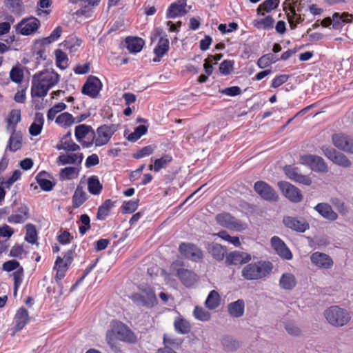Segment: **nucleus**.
I'll return each instance as SVG.
<instances>
[{
  "label": "nucleus",
  "instance_id": "nucleus-1",
  "mask_svg": "<svg viewBox=\"0 0 353 353\" xmlns=\"http://www.w3.org/2000/svg\"><path fill=\"white\" fill-rule=\"evenodd\" d=\"M59 74L53 70H46L35 73L32 79V97L46 96L49 90L59 82Z\"/></svg>",
  "mask_w": 353,
  "mask_h": 353
},
{
  "label": "nucleus",
  "instance_id": "nucleus-2",
  "mask_svg": "<svg viewBox=\"0 0 353 353\" xmlns=\"http://www.w3.org/2000/svg\"><path fill=\"white\" fill-rule=\"evenodd\" d=\"M273 265L268 261H259L245 265L241 270V276L248 281L260 280L268 276Z\"/></svg>",
  "mask_w": 353,
  "mask_h": 353
},
{
  "label": "nucleus",
  "instance_id": "nucleus-3",
  "mask_svg": "<svg viewBox=\"0 0 353 353\" xmlns=\"http://www.w3.org/2000/svg\"><path fill=\"white\" fill-rule=\"evenodd\" d=\"M326 321L332 326L343 327L351 320L350 313L338 305L330 306L324 311Z\"/></svg>",
  "mask_w": 353,
  "mask_h": 353
},
{
  "label": "nucleus",
  "instance_id": "nucleus-4",
  "mask_svg": "<svg viewBox=\"0 0 353 353\" xmlns=\"http://www.w3.org/2000/svg\"><path fill=\"white\" fill-rule=\"evenodd\" d=\"M140 292L133 293L130 299L138 306L147 308L153 307L157 304L158 301L153 289L148 285L139 287Z\"/></svg>",
  "mask_w": 353,
  "mask_h": 353
},
{
  "label": "nucleus",
  "instance_id": "nucleus-5",
  "mask_svg": "<svg viewBox=\"0 0 353 353\" xmlns=\"http://www.w3.org/2000/svg\"><path fill=\"white\" fill-rule=\"evenodd\" d=\"M299 163L305 165L315 172L327 173L329 170L325 160L314 154H303L300 156Z\"/></svg>",
  "mask_w": 353,
  "mask_h": 353
},
{
  "label": "nucleus",
  "instance_id": "nucleus-6",
  "mask_svg": "<svg viewBox=\"0 0 353 353\" xmlns=\"http://www.w3.org/2000/svg\"><path fill=\"white\" fill-rule=\"evenodd\" d=\"M179 251L184 257L192 261L199 262L203 259L202 250L194 244L181 243L179 247Z\"/></svg>",
  "mask_w": 353,
  "mask_h": 353
},
{
  "label": "nucleus",
  "instance_id": "nucleus-7",
  "mask_svg": "<svg viewBox=\"0 0 353 353\" xmlns=\"http://www.w3.org/2000/svg\"><path fill=\"white\" fill-rule=\"evenodd\" d=\"M216 221L220 225L228 229L236 231H241L245 229V224L229 213L218 214L216 216Z\"/></svg>",
  "mask_w": 353,
  "mask_h": 353
},
{
  "label": "nucleus",
  "instance_id": "nucleus-8",
  "mask_svg": "<svg viewBox=\"0 0 353 353\" xmlns=\"http://www.w3.org/2000/svg\"><path fill=\"white\" fill-rule=\"evenodd\" d=\"M254 189L256 192L265 201L275 202L279 199L277 192L265 181H256L254 183Z\"/></svg>",
  "mask_w": 353,
  "mask_h": 353
},
{
  "label": "nucleus",
  "instance_id": "nucleus-9",
  "mask_svg": "<svg viewBox=\"0 0 353 353\" xmlns=\"http://www.w3.org/2000/svg\"><path fill=\"white\" fill-rule=\"evenodd\" d=\"M171 268L176 271V275L186 288H192L199 281V276L193 271L185 268H176V263H172Z\"/></svg>",
  "mask_w": 353,
  "mask_h": 353
},
{
  "label": "nucleus",
  "instance_id": "nucleus-10",
  "mask_svg": "<svg viewBox=\"0 0 353 353\" xmlns=\"http://www.w3.org/2000/svg\"><path fill=\"white\" fill-rule=\"evenodd\" d=\"M117 130V127L114 124L99 127L97 130V136L94 139L95 145L100 147L107 144Z\"/></svg>",
  "mask_w": 353,
  "mask_h": 353
},
{
  "label": "nucleus",
  "instance_id": "nucleus-11",
  "mask_svg": "<svg viewBox=\"0 0 353 353\" xmlns=\"http://www.w3.org/2000/svg\"><path fill=\"white\" fill-rule=\"evenodd\" d=\"M321 150L323 154L334 163L343 168L351 166L352 163L348 158L345 154L337 152L335 149L323 146Z\"/></svg>",
  "mask_w": 353,
  "mask_h": 353
},
{
  "label": "nucleus",
  "instance_id": "nucleus-12",
  "mask_svg": "<svg viewBox=\"0 0 353 353\" xmlns=\"http://www.w3.org/2000/svg\"><path fill=\"white\" fill-rule=\"evenodd\" d=\"M40 26V21L35 17L23 19L16 25V30L22 35H30L34 33Z\"/></svg>",
  "mask_w": 353,
  "mask_h": 353
},
{
  "label": "nucleus",
  "instance_id": "nucleus-13",
  "mask_svg": "<svg viewBox=\"0 0 353 353\" xmlns=\"http://www.w3.org/2000/svg\"><path fill=\"white\" fill-rule=\"evenodd\" d=\"M278 186L285 195L290 201L294 203H299L303 199V195L300 190L287 181L278 182Z\"/></svg>",
  "mask_w": 353,
  "mask_h": 353
},
{
  "label": "nucleus",
  "instance_id": "nucleus-14",
  "mask_svg": "<svg viewBox=\"0 0 353 353\" xmlns=\"http://www.w3.org/2000/svg\"><path fill=\"white\" fill-rule=\"evenodd\" d=\"M102 88V83L99 78L94 76H90L82 87L83 94L91 98H96Z\"/></svg>",
  "mask_w": 353,
  "mask_h": 353
},
{
  "label": "nucleus",
  "instance_id": "nucleus-15",
  "mask_svg": "<svg viewBox=\"0 0 353 353\" xmlns=\"http://www.w3.org/2000/svg\"><path fill=\"white\" fill-rule=\"evenodd\" d=\"M332 143L338 149L347 153L353 154V139L342 134H334L332 136Z\"/></svg>",
  "mask_w": 353,
  "mask_h": 353
},
{
  "label": "nucleus",
  "instance_id": "nucleus-16",
  "mask_svg": "<svg viewBox=\"0 0 353 353\" xmlns=\"http://www.w3.org/2000/svg\"><path fill=\"white\" fill-rule=\"evenodd\" d=\"M283 170L286 176L294 182L301 183L305 185H310L312 184V179L309 176L303 175L300 172L298 168L292 165H286L284 167Z\"/></svg>",
  "mask_w": 353,
  "mask_h": 353
},
{
  "label": "nucleus",
  "instance_id": "nucleus-17",
  "mask_svg": "<svg viewBox=\"0 0 353 353\" xmlns=\"http://www.w3.org/2000/svg\"><path fill=\"white\" fill-rule=\"evenodd\" d=\"M252 256L250 254L240 251H232L225 256V264L230 265H240L250 261Z\"/></svg>",
  "mask_w": 353,
  "mask_h": 353
},
{
  "label": "nucleus",
  "instance_id": "nucleus-18",
  "mask_svg": "<svg viewBox=\"0 0 353 353\" xmlns=\"http://www.w3.org/2000/svg\"><path fill=\"white\" fill-rule=\"evenodd\" d=\"M312 264L321 269H330L334 264L332 259L327 254L315 252L310 256Z\"/></svg>",
  "mask_w": 353,
  "mask_h": 353
},
{
  "label": "nucleus",
  "instance_id": "nucleus-19",
  "mask_svg": "<svg viewBox=\"0 0 353 353\" xmlns=\"http://www.w3.org/2000/svg\"><path fill=\"white\" fill-rule=\"evenodd\" d=\"M271 245L276 254L281 258L286 260L292 259V254L290 250L279 237L276 236L272 237Z\"/></svg>",
  "mask_w": 353,
  "mask_h": 353
},
{
  "label": "nucleus",
  "instance_id": "nucleus-20",
  "mask_svg": "<svg viewBox=\"0 0 353 353\" xmlns=\"http://www.w3.org/2000/svg\"><path fill=\"white\" fill-rule=\"evenodd\" d=\"M170 42L167 35L164 34L159 38L157 45L154 49V62H159L161 58L168 52L170 49Z\"/></svg>",
  "mask_w": 353,
  "mask_h": 353
},
{
  "label": "nucleus",
  "instance_id": "nucleus-21",
  "mask_svg": "<svg viewBox=\"0 0 353 353\" xmlns=\"http://www.w3.org/2000/svg\"><path fill=\"white\" fill-rule=\"evenodd\" d=\"M283 223L287 228L299 232H304L309 229V224L307 223L292 216L284 217Z\"/></svg>",
  "mask_w": 353,
  "mask_h": 353
},
{
  "label": "nucleus",
  "instance_id": "nucleus-22",
  "mask_svg": "<svg viewBox=\"0 0 353 353\" xmlns=\"http://www.w3.org/2000/svg\"><path fill=\"white\" fill-rule=\"evenodd\" d=\"M185 6V0H178L176 2L172 3L166 12V18L173 19L185 14L186 13Z\"/></svg>",
  "mask_w": 353,
  "mask_h": 353
},
{
  "label": "nucleus",
  "instance_id": "nucleus-23",
  "mask_svg": "<svg viewBox=\"0 0 353 353\" xmlns=\"http://www.w3.org/2000/svg\"><path fill=\"white\" fill-rule=\"evenodd\" d=\"M9 132L10 133V137L6 148V152L9 150L14 152L22 147V134L19 131H10Z\"/></svg>",
  "mask_w": 353,
  "mask_h": 353
},
{
  "label": "nucleus",
  "instance_id": "nucleus-24",
  "mask_svg": "<svg viewBox=\"0 0 353 353\" xmlns=\"http://www.w3.org/2000/svg\"><path fill=\"white\" fill-rule=\"evenodd\" d=\"M82 153H72L69 154H61L57 159L58 165L78 164L80 165L83 161Z\"/></svg>",
  "mask_w": 353,
  "mask_h": 353
},
{
  "label": "nucleus",
  "instance_id": "nucleus-25",
  "mask_svg": "<svg viewBox=\"0 0 353 353\" xmlns=\"http://www.w3.org/2000/svg\"><path fill=\"white\" fill-rule=\"evenodd\" d=\"M314 209L325 219L330 221H335L338 218V214L335 212L331 205L325 203L317 204Z\"/></svg>",
  "mask_w": 353,
  "mask_h": 353
},
{
  "label": "nucleus",
  "instance_id": "nucleus-26",
  "mask_svg": "<svg viewBox=\"0 0 353 353\" xmlns=\"http://www.w3.org/2000/svg\"><path fill=\"white\" fill-rule=\"evenodd\" d=\"M245 311V302L243 299H238L228 305V312L234 318L241 317Z\"/></svg>",
  "mask_w": 353,
  "mask_h": 353
},
{
  "label": "nucleus",
  "instance_id": "nucleus-27",
  "mask_svg": "<svg viewBox=\"0 0 353 353\" xmlns=\"http://www.w3.org/2000/svg\"><path fill=\"white\" fill-rule=\"evenodd\" d=\"M88 195L83 190V186L78 185L72 198L73 208H79L88 200Z\"/></svg>",
  "mask_w": 353,
  "mask_h": 353
},
{
  "label": "nucleus",
  "instance_id": "nucleus-28",
  "mask_svg": "<svg viewBox=\"0 0 353 353\" xmlns=\"http://www.w3.org/2000/svg\"><path fill=\"white\" fill-rule=\"evenodd\" d=\"M21 110L17 109L12 110L6 119L7 131H16L17 125L21 121Z\"/></svg>",
  "mask_w": 353,
  "mask_h": 353
},
{
  "label": "nucleus",
  "instance_id": "nucleus-29",
  "mask_svg": "<svg viewBox=\"0 0 353 353\" xmlns=\"http://www.w3.org/2000/svg\"><path fill=\"white\" fill-rule=\"evenodd\" d=\"M115 330L119 338L123 341L132 342L135 339L133 332L123 323H117Z\"/></svg>",
  "mask_w": 353,
  "mask_h": 353
},
{
  "label": "nucleus",
  "instance_id": "nucleus-30",
  "mask_svg": "<svg viewBox=\"0 0 353 353\" xmlns=\"http://www.w3.org/2000/svg\"><path fill=\"white\" fill-rule=\"evenodd\" d=\"M125 43L128 50L130 52L137 53L142 50L145 44V41L139 37H128L125 39Z\"/></svg>",
  "mask_w": 353,
  "mask_h": 353
},
{
  "label": "nucleus",
  "instance_id": "nucleus-31",
  "mask_svg": "<svg viewBox=\"0 0 353 353\" xmlns=\"http://www.w3.org/2000/svg\"><path fill=\"white\" fill-rule=\"evenodd\" d=\"M296 285V280L292 273H284L279 279V286L286 290H292Z\"/></svg>",
  "mask_w": 353,
  "mask_h": 353
},
{
  "label": "nucleus",
  "instance_id": "nucleus-32",
  "mask_svg": "<svg viewBox=\"0 0 353 353\" xmlns=\"http://www.w3.org/2000/svg\"><path fill=\"white\" fill-rule=\"evenodd\" d=\"M29 320L28 312L26 308L21 307L17 312L14 317L15 328L17 330H22Z\"/></svg>",
  "mask_w": 353,
  "mask_h": 353
},
{
  "label": "nucleus",
  "instance_id": "nucleus-33",
  "mask_svg": "<svg viewBox=\"0 0 353 353\" xmlns=\"http://www.w3.org/2000/svg\"><path fill=\"white\" fill-rule=\"evenodd\" d=\"M352 18L353 16L347 12H343L342 14L335 12L332 15V28L335 30H338L341 28L345 23L351 21Z\"/></svg>",
  "mask_w": 353,
  "mask_h": 353
},
{
  "label": "nucleus",
  "instance_id": "nucleus-34",
  "mask_svg": "<svg viewBox=\"0 0 353 353\" xmlns=\"http://www.w3.org/2000/svg\"><path fill=\"white\" fill-rule=\"evenodd\" d=\"M88 190L92 195H99L103 190V185L101 183L99 177L92 175L88 179Z\"/></svg>",
  "mask_w": 353,
  "mask_h": 353
},
{
  "label": "nucleus",
  "instance_id": "nucleus-35",
  "mask_svg": "<svg viewBox=\"0 0 353 353\" xmlns=\"http://www.w3.org/2000/svg\"><path fill=\"white\" fill-rule=\"evenodd\" d=\"M19 214L10 215L8 221L10 223H22L28 218L29 210L26 206H22L19 208Z\"/></svg>",
  "mask_w": 353,
  "mask_h": 353
},
{
  "label": "nucleus",
  "instance_id": "nucleus-36",
  "mask_svg": "<svg viewBox=\"0 0 353 353\" xmlns=\"http://www.w3.org/2000/svg\"><path fill=\"white\" fill-rule=\"evenodd\" d=\"M82 44V40L75 36L68 37L63 43H61L70 52L73 53L78 50Z\"/></svg>",
  "mask_w": 353,
  "mask_h": 353
},
{
  "label": "nucleus",
  "instance_id": "nucleus-37",
  "mask_svg": "<svg viewBox=\"0 0 353 353\" xmlns=\"http://www.w3.org/2000/svg\"><path fill=\"white\" fill-rule=\"evenodd\" d=\"M209 252L213 259L218 261H223L224 257L226 256V248L218 243L212 244L209 248Z\"/></svg>",
  "mask_w": 353,
  "mask_h": 353
},
{
  "label": "nucleus",
  "instance_id": "nucleus-38",
  "mask_svg": "<svg viewBox=\"0 0 353 353\" xmlns=\"http://www.w3.org/2000/svg\"><path fill=\"white\" fill-rule=\"evenodd\" d=\"M220 302L221 297L219 294L215 290H212L205 300V305L209 310H214L219 306Z\"/></svg>",
  "mask_w": 353,
  "mask_h": 353
},
{
  "label": "nucleus",
  "instance_id": "nucleus-39",
  "mask_svg": "<svg viewBox=\"0 0 353 353\" xmlns=\"http://www.w3.org/2000/svg\"><path fill=\"white\" fill-rule=\"evenodd\" d=\"M172 160V157L169 154H165L159 159L154 160V165H149V170L158 172L161 169L165 168Z\"/></svg>",
  "mask_w": 353,
  "mask_h": 353
},
{
  "label": "nucleus",
  "instance_id": "nucleus-40",
  "mask_svg": "<svg viewBox=\"0 0 353 353\" xmlns=\"http://www.w3.org/2000/svg\"><path fill=\"white\" fill-rule=\"evenodd\" d=\"M47 174L46 172L41 171L36 176V180L40 188L43 190L48 192L52 190L54 183L45 177Z\"/></svg>",
  "mask_w": 353,
  "mask_h": 353
},
{
  "label": "nucleus",
  "instance_id": "nucleus-41",
  "mask_svg": "<svg viewBox=\"0 0 353 353\" xmlns=\"http://www.w3.org/2000/svg\"><path fill=\"white\" fill-rule=\"evenodd\" d=\"M280 3L279 0H265L257 8L258 14L264 15L263 12H270L277 8Z\"/></svg>",
  "mask_w": 353,
  "mask_h": 353
},
{
  "label": "nucleus",
  "instance_id": "nucleus-42",
  "mask_svg": "<svg viewBox=\"0 0 353 353\" xmlns=\"http://www.w3.org/2000/svg\"><path fill=\"white\" fill-rule=\"evenodd\" d=\"M174 329L179 334H185L190 332V323L183 318H176L174 322Z\"/></svg>",
  "mask_w": 353,
  "mask_h": 353
},
{
  "label": "nucleus",
  "instance_id": "nucleus-43",
  "mask_svg": "<svg viewBox=\"0 0 353 353\" xmlns=\"http://www.w3.org/2000/svg\"><path fill=\"white\" fill-rule=\"evenodd\" d=\"M114 202L111 199H107L98 208L97 218L99 220H104L109 214L110 209L114 206Z\"/></svg>",
  "mask_w": 353,
  "mask_h": 353
},
{
  "label": "nucleus",
  "instance_id": "nucleus-44",
  "mask_svg": "<svg viewBox=\"0 0 353 353\" xmlns=\"http://www.w3.org/2000/svg\"><path fill=\"white\" fill-rule=\"evenodd\" d=\"M90 132H92V136L94 135V132L90 125H87L85 124L79 125L75 128V137L79 142H81V140L84 139Z\"/></svg>",
  "mask_w": 353,
  "mask_h": 353
},
{
  "label": "nucleus",
  "instance_id": "nucleus-45",
  "mask_svg": "<svg viewBox=\"0 0 353 353\" xmlns=\"http://www.w3.org/2000/svg\"><path fill=\"white\" fill-rule=\"evenodd\" d=\"M279 59L272 53H268L261 57L257 61V65L260 68H265L270 65L277 62Z\"/></svg>",
  "mask_w": 353,
  "mask_h": 353
},
{
  "label": "nucleus",
  "instance_id": "nucleus-46",
  "mask_svg": "<svg viewBox=\"0 0 353 353\" xmlns=\"http://www.w3.org/2000/svg\"><path fill=\"white\" fill-rule=\"evenodd\" d=\"M55 123L61 127L68 128L74 123V117L70 113L65 112L56 118Z\"/></svg>",
  "mask_w": 353,
  "mask_h": 353
},
{
  "label": "nucleus",
  "instance_id": "nucleus-47",
  "mask_svg": "<svg viewBox=\"0 0 353 353\" xmlns=\"http://www.w3.org/2000/svg\"><path fill=\"white\" fill-rule=\"evenodd\" d=\"M79 170L75 167H66L61 170L59 177L61 180H70L78 176Z\"/></svg>",
  "mask_w": 353,
  "mask_h": 353
},
{
  "label": "nucleus",
  "instance_id": "nucleus-48",
  "mask_svg": "<svg viewBox=\"0 0 353 353\" xmlns=\"http://www.w3.org/2000/svg\"><path fill=\"white\" fill-rule=\"evenodd\" d=\"M56 58V65L61 70H65L68 67V58L67 54L60 49L54 51Z\"/></svg>",
  "mask_w": 353,
  "mask_h": 353
},
{
  "label": "nucleus",
  "instance_id": "nucleus-49",
  "mask_svg": "<svg viewBox=\"0 0 353 353\" xmlns=\"http://www.w3.org/2000/svg\"><path fill=\"white\" fill-rule=\"evenodd\" d=\"M26 233L25 240L32 244H34L37 241V232L35 226L31 223L26 225Z\"/></svg>",
  "mask_w": 353,
  "mask_h": 353
},
{
  "label": "nucleus",
  "instance_id": "nucleus-50",
  "mask_svg": "<svg viewBox=\"0 0 353 353\" xmlns=\"http://www.w3.org/2000/svg\"><path fill=\"white\" fill-rule=\"evenodd\" d=\"M6 6L13 13L19 14L23 10L22 0H6Z\"/></svg>",
  "mask_w": 353,
  "mask_h": 353
},
{
  "label": "nucleus",
  "instance_id": "nucleus-51",
  "mask_svg": "<svg viewBox=\"0 0 353 353\" xmlns=\"http://www.w3.org/2000/svg\"><path fill=\"white\" fill-rule=\"evenodd\" d=\"M37 41H35L34 47H33V54L35 55V58L38 63L40 62V60H46L47 59L46 55V47L42 46L41 44L38 45Z\"/></svg>",
  "mask_w": 353,
  "mask_h": 353
},
{
  "label": "nucleus",
  "instance_id": "nucleus-52",
  "mask_svg": "<svg viewBox=\"0 0 353 353\" xmlns=\"http://www.w3.org/2000/svg\"><path fill=\"white\" fill-rule=\"evenodd\" d=\"M13 280H14V295H17V290L21 286L23 279V268H20L17 270L12 274Z\"/></svg>",
  "mask_w": 353,
  "mask_h": 353
},
{
  "label": "nucleus",
  "instance_id": "nucleus-53",
  "mask_svg": "<svg viewBox=\"0 0 353 353\" xmlns=\"http://www.w3.org/2000/svg\"><path fill=\"white\" fill-rule=\"evenodd\" d=\"M66 108H67V105L63 102H60V103L55 104L51 108H50V110L48 112V114H47L48 120L52 121L59 112L65 110Z\"/></svg>",
  "mask_w": 353,
  "mask_h": 353
},
{
  "label": "nucleus",
  "instance_id": "nucleus-54",
  "mask_svg": "<svg viewBox=\"0 0 353 353\" xmlns=\"http://www.w3.org/2000/svg\"><path fill=\"white\" fill-rule=\"evenodd\" d=\"M223 347L228 351H233L239 347V343L229 336H224L221 340Z\"/></svg>",
  "mask_w": 353,
  "mask_h": 353
},
{
  "label": "nucleus",
  "instance_id": "nucleus-55",
  "mask_svg": "<svg viewBox=\"0 0 353 353\" xmlns=\"http://www.w3.org/2000/svg\"><path fill=\"white\" fill-rule=\"evenodd\" d=\"M194 316L201 321H208L210 319V313L201 307L196 306L194 310Z\"/></svg>",
  "mask_w": 353,
  "mask_h": 353
},
{
  "label": "nucleus",
  "instance_id": "nucleus-56",
  "mask_svg": "<svg viewBox=\"0 0 353 353\" xmlns=\"http://www.w3.org/2000/svg\"><path fill=\"white\" fill-rule=\"evenodd\" d=\"M331 201L332 205L340 214L342 215H346L348 213L349 209L342 200L338 198H333Z\"/></svg>",
  "mask_w": 353,
  "mask_h": 353
},
{
  "label": "nucleus",
  "instance_id": "nucleus-57",
  "mask_svg": "<svg viewBox=\"0 0 353 353\" xmlns=\"http://www.w3.org/2000/svg\"><path fill=\"white\" fill-rule=\"evenodd\" d=\"M217 235L221 238L222 239L228 241L231 244L234 245L236 247H239L241 245V242L239 238L237 236H231L228 234L226 231L222 230L220 231Z\"/></svg>",
  "mask_w": 353,
  "mask_h": 353
},
{
  "label": "nucleus",
  "instance_id": "nucleus-58",
  "mask_svg": "<svg viewBox=\"0 0 353 353\" xmlns=\"http://www.w3.org/2000/svg\"><path fill=\"white\" fill-rule=\"evenodd\" d=\"M234 61L224 60L221 63L219 66V71L223 75L230 74L234 68Z\"/></svg>",
  "mask_w": 353,
  "mask_h": 353
},
{
  "label": "nucleus",
  "instance_id": "nucleus-59",
  "mask_svg": "<svg viewBox=\"0 0 353 353\" xmlns=\"http://www.w3.org/2000/svg\"><path fill=\"white\" fill-rule=\"evenodd\" d=\"M10 77L12 81L21 83L23 79V70L18 67H14L11 70Z\"/></svg>",
  "mask_w": 353,
  "mask_h": 353
},
{
  "label": "nucleus",
  "instance_id": "nucleus-60",
  "mask_svg": "<svg viewBox=\"0 0 353 353\" xmlns=\"http://www.w3.org/2000/svg\"><path fill=\"white\" fill-rule=\"evenodd\" d=\"M155 149V146L152 145H149L142 148L139 150L137 153L134 154V157L136 159L143 158L144 157H147L153 153Z\"/></svg>",
  "mask_w": 353,
  "mask_h": 353
},
{
  "label": "nucleus",
  "instance_id": "nucleus-61",
  "mask_svg": "<svg viewBox=\"0 0 353 353\" xmlns=\"http://www.w3.org/2000/svg\"><path fill=\"white\" fill-rule=\"evenodd\" d=\"M21 172L19 170H16L13 172L12 176L9 177L7 180L2 182L4 188L9 189L11 185L16 182L17 180H19L21 178Z\"/></svg>",
  "mask_w": 353,
  "mask_h": 353
},
{
  "label": "nucleus",
  "instance_id": "nucleus-62",
  "mask_svg": "<svg viewBox=\"0 0 353 353\" xmlns=\"http://www.w3.org/2000/svg\"><path fill=\"white\" fill-rule=\"evenodd\" d=\"M139 205V200H130L127 202H125L123 205V212L124 213H132L134 212L138 208Z\"/></svg>",
  "mask_w": 353,
  "mask_h": 353
},
{
  "label": "nucleus",
  "instance_id": "nucleus-63",
  "mask_svg": "<svg viewBox=\"0 0 353 353\" xmlns=\"http://www.w3.org/2000/svg\"><path fill=\"white\" fill-rule=\"evenodd\" d=\"M238 28V24L235 22H232L227 26L224 23H221L218 26V30L223 34L232 32Z\"/></svg>",
  "mask_w": 353,
  "mask_h": 353
},
{
  "label": "nucleus",
  "instance_id": "nucleus-64",
  "mask_svg": "<svg viewBox=\"0 0 353 353\" xmlns=\"http://www.w3.org/2000/svg\"><path fill=\"white\" fill-rule=\"evenodd\" d=\"M93 9L94 8L88 5L86 3H84V5H83L81 8L77 11V14L79 16L81 15L85 17H90L93 12Z\"/></svg>",
  "mask_w": 353,
  "mask_h": 353
}]
</instances>
